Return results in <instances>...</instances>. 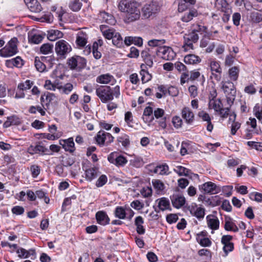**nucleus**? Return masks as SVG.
Listing matches in <instances>:
<instances>
[{"label":"nucleus","mask_w":262,"mask_h":262,"mask_svg":"<svg viewBox=\"0 0 262 262\" xmlns=\"http://www.w3.org/2000/svg\"><path fill=\"white\" fill-rule=\"evenodd\" d=\"M118 9L121 12L127 13L126 21L128 23L138 19L140 12L137 7V4L133 0H121L118 4Z\"/></svg>","instance_id":"f257e3e1"},{"label":"nucleus","mask_w":262,"mask_h":262,"mask_svg":"<svg viewBox=\"0 0 262 262\" xmlns=\"http://www.w3.org/2000/svg\"><path fill=\"white\" fill-rule=\"evenodd\" d=\"M72 50V48L70 43L63 39L59 40L56 42L55 51L60 59H65Z\"/></svg>","instance_id":"f03ea898"},{"label":"nucleus","mask_w":262,"mask_h":262,"mask_svg":"<svg viewBox=\"0 0 262 262\" xmlns=\"http://www.w3.org/2000/svg\"><path fill=\"white\" fill-rule=\"evenodd\" d=\"M17 39L12 38L3 48L0 50V56L2 57L12 56L17 52Z\"/></svg>","instance_id":"7ed1b4c3"},{"label":"nucleus","mask_w":262,"mask_h":262,"mask_svg":"<svg viewBox=\"0 0 262 262\" xmlns=\"http://www.w3.org/2000/svg\"><path fill=\"white\" fill-rule=\"evenodd\" d=\"M96 93L103 103L113 99V91L110 86H100L96 89Z\"/></svg>","instance_id":"20e7f679"},{"label":"nucleus","mask_w":262,"mask_h":262,"mask_svg":"<svg viewBox=\"0 0 262 262\" xmlns=\"http://www.w3.org/2000/svg\"><path fill=\"white\" fill-rule=\"evenodd\" d=\"M160 6L156 1L146 4L142 8L143 15L146 18L156 14L160 10Z\"/></svg>","instance_id":"39448f33"},{"label":"nucleus","mask_w":262,"mask_h":262,"mask_svg":"<svg viewBox=\"0 0 262 262\" xmlns=\"http://www.w3.org/2000/svg\"><path fill=\"white\" fill-rule=\"evenodd\" d=\"M222 89L226 95L227 101L233 102L236 94V90L234 84L230 81L222 82Z\"/></svg>","instance_id":"423d86ee"},{"label":"nucleus","mask_w":262,"mask_h":262,"mask_svg":"<svg viewBox=\"0 0 262 262\" xmlns=\"http://www.w3.org/2000/svg\"><path fill=\"white\" fill-rule=\"evenodd\" d=\"M96 140L97 143L101 146L103 145H108L113 142L114 137L108 133L100 130L96 137Z\"/></svg>","instance_id":"0eeeda50"},{"label":"nucleus","mask_w":262,"mask_h":262,"mask_svg":"<svg viewBox=\"0 0 262 262\" xmlns=\"http://www.w3.org/2000/svg\"><path fill=\"white\" fill-rule=\"evenodd\" d=\"M68 64L72 70L76 69H81L85 67L86 60L85 58L79 56H75L68 59Z\"/></svg>","instance_id":"6e6552de"},{"label":"nucleus","mask_w":262,"mask_h":262,"mask_svg":"<svg viewBox=\"0 0 262 262\" xmlns=\"http://www.w3.org/2000/svg\"><path fill=\"white\" fill-rule=\"evenodd\" d=\"M199 39L198 34L194 33L192 31L184 36V48L187 49V48L192 49L193 48V43L196 42Z\"/></svg>","instance_id":"1a4fd4ad"},{"label":"nucleus","mask_w":262,"mask_h":262,"mask_svg":"<svg viewBox=\"0 0 262 262\" xmlns=\"http://www.w3.org/2000/svg\"><path fill=\"white\" fill-rule=\"evenodd\" d=\"M200 189L203 190L205 193L215 194L220 191V188L216 184L211 182H206L200 185Z\"/></svg>","instance_id":"9d476101"},{"label":"nucleus","mask_w":262,"mask_h":262,"mask_svg":"<svg viewBox=\"0 0 262 262\" xmlns=\"http://www.w3.org/2000/svg\"><path fill=\"white\" fill-rule=\"evenodd\" d=\"M157 52V53H161L162 54V58L166 60H172L174 55L172 49L166 46L160 47Z\"/></svg>","instance_id":"9b49d317"},{"label":"nucleus","mask_w":262,"mask_h":262,"mask_svg":"<svg viewBox=\"0 0 262 262\" xmlns=\"http://www.w3.org/2000/svg\"><path fill=\"white\" fill-rule=\"evenodd\" d=\"M210 67L214 78L217 81H220L221 79L222 69L219 62L215 61H211L210 63Z\"/></svg>","instance_id":"f8f14e48"},{"label":"nucleus","mask_w":262,"mask_h":262,"mask_svg":"<svg viewBox=\"0 0 262 262\" xmlns=\"http://www.w3.org/2000/svg\"><path fill=\"white\" fill-rule=\"evenodd\" d=\"M170 199L173 206L176 208H181L186 202L184 196L179 194H173L170 196Z\"/></svg>","instance_id":"ddd939ff"},{"label":"nucleus","mask_w":262,"mask_h":262,"mask_svg":"<svg viewBox=\"0 0 262 262\" xmlns=\"http://www.w3.org/2000/svg\"><path fill=\"white\" fill-rule=\"evenodd\" d=\"M24 2L32 12L38 13L42 10L41 4L37 0H24Z\"/></svg>","instance_id":"4468645a"},{"label":"nucleus","mask_w":262,"mask_h":262,"mask_svg":"<svg viewBox=\"0 0 262 262\" xmlns=\"http://www.w3.org/2000/svg\"><path fill=\"white\" fill-rule=\"evenodd\" d=\"M189 210L192 215L195 216L199 220L203 219L205 216L204 208L198 207L196 204L189 207Z\"/></svg>","instance_id":"2eb2a0df"},{"label":"nucleus","mask_w":262,"mask_h":262,"mask_svg":"<svg viewBox=\"0 0 262 262\" xmlns=\"http://www.w3.org/2000/svg\"><path fill=\"white\" fill-rule=\"evenodd\" d=\"M150 52V49L146 48L141 52V56L146 65L150 68L152 67L153 65V58L154 56L151 55Z\"/></svg>","instance_id":"dca6fc26"},{"label":"nucleus","mask_w":262,"mask_h":262,"mask_svg":"<svg viewBox=\"0 0 262 262\" xmlns=\"http://www.w3.org/2000/svg\"><path fill=\"white\" fill-rule=\"evenodd\" d=\"M60 144L62 145L65 150L68 151L71 153L74 152L75 150L74 146L75 144L73 138H70L67 140L60 141Z\"/></svg>","instance_id":"f3484780"},{"label":"nucleus","mask_w":262,"mask_h":262,"mask_svg":"<svg viewBox=\"0 0 262 262\" xmlns=\"http://www.w3.org/2000/svg\"><path fill=\"white\" fill-rule=\"evenodd\" d=\"M199 15L198 11L195 9H190L185 12L181 17V20L185 23L191 21L193 17H197Z\"/></svg>","instance_id":"a211bd4d"},{"label":"nucleus","mask_w":262,"mask_h":262,"mask_svg":"<svg viewBox=\"0 0 262 262\" xmlns=\"http://www.w3.org/2000/svg\"><path fill=\"white\" fill-rule=\"evenodd\" d=\"M182 117L188 124H191L194 120V114L188 107H184L182 111Z\"/></svg>","instance_id":"6ab92c4d"},{"label":"nucleus","mask_w":262,"mask_h":262,"mask_svg":"<svg viewBox=\"0 0 262 262\" xmlns=\"http://www.w3.org/2000/svg\"><path fill=\"white\" fill-rule=\"evenodd\" d=\"M96 219L98 224L104 226L108 224L110 219L103 211H99L96 214Z\"/></svg>","instance_id":"aec40b11"},{"label":"nucleus","mask_w":262,"mask_h":262,"mask_svg":"<svg viewBox=\"0 0 262 262\" xmlns=\"http://www.w3.org/2000/svg\"><path fill=\"white\" fill-rule=\"evenodd\" d=\"M47 151H48V148L40 144V143L35 146L30 145L28 148V152L32 155L40 152L45 153Z\"/></svg>","instance_id":"412c9836"},{"label":"nucleus","mask_w":262,"mask_h":262,"mask_svg":"<svg viewBox=\"0 0 262 262\" xmlns=\"http://www.w3.org/2000/svg\"><path fill=\"white\" fill-rule=\"evenodd\" d=\"M124 43L127 46L131 44L141 47L143 45V39L140 37L136 36H127L124 39Z\"/></svg>","instance_id":"4be33fe9"},{"label":"nucleus","mask_w":262,"mask_h":262,"mask_svg":"<svg viewBox=\"0 0 262 262\" xmlns=\"http://www.w3.org/2000/svg\"><path fill=\"white\" fill-rule=\"evenodd\" d=\"M88 36L87 34L82 32H79L77 33L76 36V43L79 47H84L87 43Z\"/></svg>","instance_id":"5701e85b"},{"label":"nucleus","mask_w":262,"mask_h":262,"mask_svg":"<svg viewBox=\"0 0 262 262\" xmlns=\"http://www.w3.org/2000/svg\"><path fill=\"white\" fill-rule=\"evenodd\" d=\"M208 226L212 230H217L219 228L220 222L218 219L212 215L207 216Z\"/></svg>","instance_id":"b1692460"},{"label":"nucleus","mask_w":262,"mask_h":262,"mask_svg":"<svg viewBox=\"0 0 262 262\" xmlns=\"http://www.w3.org/2000/svg\"><path fill=\"white\" fill-rule=\"evenodd\" d=\"M100 30L104 36L108 39H112L117 33L114 29H106L103 25L100 26Z\"/></svg>","instance_id":"393cba45"},{"label":"nucleus","mask_w":262,"mask_h":262,"mask_svg":"<svg viewBox=\"0 0 262 262\" xmlns=\"http://www.w3.org/2000/svg\"><path fill=\"white\" fill-rule=\"evenodd\" d=\"M85 174L86 179L91 181L98 176L99 171L96 167L91 168L85 170Z\"/></svg>","instance_id":"a878e982"},{"label":"nucleus","mask_w":262,"mask_h":262,"mask_svg":"<svg viewBox=\"0 0 262 262\" xmlns=\"http://www.w3.org/2000/svg\"><path fill=\"white\" fill-rule=\"evenodd\" d=\"M184 61L186 64H194L200 63L201 59L194 54H189L184 57Z\"/></svg>","instance_id":"bb28decb"},{"label":"nucleus","mask_w":262,"mask_h":262,"mask_svg":"<svg viewBox=\"0 0 262 262\" xmlns=\"http://www.w3.org/2000/svg\"><path fill=\"white\" fill-rule=\"evenodd\" d=\"M114 80V77L110 74H102L98 76L96 81L101 84H107Z\"/></svg>","instance_id":"cd10ccee"},{"label":"nucleus","mask_w":262,"mask_h":262,"mask_svg":"<svg viewBox=\"0 0 262 262\" xmlns=\"http://www.w3.org/2000/svg\"><path fill=\"white\" fill-rule=\"evenodd\" d=\"M143 223L144 221L141 216H138L136 217L135 224L136 226V231L139 234H143L145 232V230L142 226Z\"/></svg>","instance_id":"c85d7f7f"},{"label":"nucleus","mask_w":262,"mask_h":262,"mask_svg":"<svg viewBox=\"0 0 262 262\" xmlns=\"http://www.w3.org/2000/svg\"><path fill=\"white\" fill-rule=\"evenodd\" d=\"M224 228L227 231H232L234 232H236L238 231L237 226L232 221L230 217L225 219Z\"/></svg>","instance_id":"c756f323"},{"label":"nucleus","mask_w":262,"mask_h":262,"mask_svg":"<svg viewBox=\"0 0 262 262\" xmlns=\"http://www.w3.org/2000/svg\"><path fill=\"white\" fill-rule=\"evenodd\" d=\"M63 33L59 31L51 30L48 32V38L51 41H55L57 39L62 38Z\"/></svg>","instance_id":"7c9ffc66"},{"label":"nucleus","mask_w":262,"mask_h":262,"mask_svg":"<svg viewBox=\"0 0 262 262\" xmlns=\"http://www.w3.org/2000/svg\"><path fill=\"white\" fill-rule=\"evenodd\" d=\"M156 202H158V206L159 209L162 211L168 209L170 207L169 201L165 198L158 199Z\"/></svg>","instance_id":"2f4dec72"},{"label":"nucleus","mask_w":262,"mask_h":262,"mask_svg":"<svg viewBox=\"0 0 262 262\" xmlns=\"http://www.w3.org/2000/svg\"><path fill=\"white\" fill-rule=\"evenodd\" d=\"M146 66L144 64L141 65L142 70L140 71V74L142 76L141 80L143 83H145L151 80L152 76L147 71L143 68H145Z\"/></svg>","instance_id":"473e14b6"},{"label":"nucleus","mask_w":262,"mask_h":262,"mask_svg":"<svg viewBox=\"0 0 262 262\" xmlns=\"http://www.w3.org/2000/svg\"><path fill=\"white\" fill-rule=\"evenodd\" d=\"M152 183L154 188L156 190L157 193L163 194L165 185L163 183L159 180H154Z\"/></svg>","instance_id":"72a5a7b5"},{"label":"nucleus","mask_w":262,"mask_h":262,"mask_svg":"<svg viewBox=\"0 0 262 262\" xmlns=\"http://www.w3.org/2000/svg\"><path fill=\"white\" fill-rule=\"evenodd\" d=\"M168 170V166L166 164H162L157 165L155 167L153 170H151V171L155 173H158L160 174H165Z\"/></svg>","instance_id":"f704fd0d"},{"label":"nucleus","mask_w":262,"mask_h":262,"mask_svg":"<svg viewBox=\"0 0 262 262\" xmlns=\"http://www.w3.org/2000/svg\"><path fill=\"white\" fill-rule=\"evenodd\" d=\"M174 171L177 173L179 176H189L191 173L190 170L184 167L178 166L174 169Z\"/></svg>","instance_id":"c9c22d12"},{"label":"nucleus","mask_w":262,"mask_h":262,"mask_svg":"<svg viewBox=\"0 0 262 262\" xmlns=\"http://www.w3.org/2000/svg\"><path fill=\"white\" fill-rule=\"evenodd\" d=\"M222 107L220 99L210 100L209 102V108L214 109L215 112H218Z\"/></svg>","instance_id":"e433bc0d"},{"label":"nucleus","mask_w":262,"mask_h":262,"mask_svg":"<svg viewBox=\"0 0 262 262\" xmlns=\"http://www.w3.org/2000/svg\"><path fill=\"white\" fill-rule=\"evenodd\" d=\"M82 7V3L79 1V0H74L71 2L69 4V8L74 12H78L79 11Z\"/></svg>","instance_id":"4c0bfd02"},{"label":"nucleus","mask_w":262,"mask_h":262,"mask_svg":"<svg viewBox=\"0 0 262 262\" xmlns=\"http://www.w3.org/2000/svg\"><path fill=\"white\" fill-rule=\"evenodd\" d=\"M239 70L237 67H233L229 70V75L230 79L233 81L237 80Z\"/></svg>","instance_id":"58836bf2"},{"label":"nucleus","mask_w":262,"mask_h":262,"mask_svg":"<svg viewBox=\"0 0 262 262\" xmlns=\"http://www.w3.org/2000/svg\"><path fill=\"white\" fill-rule=\"evenodd\" d=\"M191 31L194 33H202L203 32H206L207 30V27L205 26L201 25L200 24H193L191 26Z\"/></svg>","instance_id":"ea45409f"},{"label":"nucleus","mask_w":262,"mask_h":262,"mask_svg":"<svg viewBox=\"0 0 262 262\" xmlns=\"http://www.w3.org/2000/svg\"><path fill=\"white\" fill-rule=\"evenodd\" d=\"M250 17L251 20L255 23L262 21V14L258 12L253 11L250 13Z\"/></svg>","instance_id":"a19ab883"},{"label":"nucleus","mask_w":262,"mask_h":262,"mask_svg":"<svg viewBox=\"0 0 262 262\" xmlns=\"http://www.w3.org/2000/svg\"><path fill=\"white\" fill-rule=\"evenodd\" d=\"M113 43L118 48H120L123 45V39L120 34L117 32V34L112 38Z\"/></svg>","instance_id":"79ce46f5"},{"label":"nucleus","mask_w":262,"mask_h":262,"mask_svg":"<svg viewBox=\"0 0 262 262\" xmlns=\"http://www.w3.org/2000/svg\"><path fill=\"white\" fill-rule=\"evenodd\" d=\"M53 46L52 45L45 43L41 46L40 51L42 54H48L53 52Z\"/></svg>","instance_id":"37998d69"},{"label":"nucleus","mask_w":262,"mask_h":262,"mask_svg":"<svg viewBox=\"0 0 262 262\" xmlns=\"http://www.w3.org/2000/svg\"><path fill=\"white\" fill-rule=\"evenodd\" d=\"M115 214L116 217L120 219H124L126 216L125 209L122 207L118 206L115 209Z\"/></svg>","instance_id":"c03bdc74"},{"label":"nucleus","mask_w":262,"mask_h":262,"mask_svg":"<svg viewBox=\"0 0 262 262\" xmlns=\"http://www.w3.org/2000/svg\"><path fill=\"white\" fill-rule=\"evenodd\" d=\"M103 19L107 24L114 25L115 23V20L113 15L108 14L105 12L101 14Z\"/></svg>","instance_id":"a18cd8bd"},{"label":"nucleus","mask_w":262,"mask_h":262,"mask_svg":"<svg viewBox=\"0 0 262 262\" xmlns=\"http://www.w3.org/2000/svg\"><path fill=\"white\" fill-rule=\"evenodd\" d=\"M216 5L218 9H221V11H226L230 9L229 5L226 0H216Z\"/></svg>","instance_id":"49530a36"},{"label":"nucleus","mask_w":262,"mask_h":262,"mask_svg":"<svg viewBox=\"0 0 262 262\" xmlns=\"http://www.w3.org/2000/svg\"><path fill=\"white\" fill-rule=\"evenodd\" d=\"M253 113L255 116L262 123V108L258 104H256L254 107Z\"/></svg>","instance_id":"de8ad7c7"},{"label":"nucleus","mask_w":262,"mask_h":262,"mask_svg":"<svg viewBox=\"0 0 262 262\" xmlns=\"http://www.w3.org/2000/svg\"><path fill=\"white\" fill-rule=\"evenodd\" d=\"M33 84V82L29 80H26L24 83H20L18 85L17 89L24 91L30 89Z\"/></svg>","instance_id":"09e8293b"},{"label":"nucleus","mask_w":262,"mask_h":262,"mask_svg":"<svg viewBox=\"0 0 262 262\" xmlns=\"http://www.w3.org/2000/svg\"><path fill=\"white\" fill-rule=\"evenodd\" d=\"M165 43L164 39H151L148 41V45L150 47H155L163 45Z\"/></svg>","instance_id":"8fccbe9b"},{"label":"nucleus","mask_w":262,"mask_h":262,"mask_svg":"<svg viewBox=\"0 0 262 262\" xmlns=\"http://www.w3.org/2000/svg\"><path fill=\"white\" fill-rule=\"evenodd\" d=\"M9 62L17 68H21L24 64L23 60L19 56L12 59Z\"/></svg>","instance_id":"3c124183"},{"label":"nucleus","mask_w":262,"mask_h":262,"mask_svg":"<svg viewBox=\"0 0 262 262\" xmlns=\"http://www.w3.org/2000/svg\"><path fill=\"white\" fill-rule=\"evenodd\" d=\"M127 160L125 157L121 155H119L114 165L118 167L123 166L127 163Z\"/></svg>","instance_id":"603ef678"},{"label":"nucleus","mask_w":262,"mask_h":262,"mask_svg":"<svg viewBox=\"0 0 262 262\" xmlns=\"http://www.w3.org/2000/svg\"><path fill=\"white\" fill-rule=\"evenodd\" d=\"M56 96L55 94L49 92H47L46 95V100L47 101L46 105L48 107L50 103H52L53 102H54Z\"/></svg>","instance_id":"864d4df0"},{"label":"nucleus","mask_w":262,"mask_h":262,"mask_svg":"<svg viewBox=\"0 0 262 262\" xmlns=\"http://www.w3.org/2000/svg\"><path fill=\"white\" fill-rule=\"evenodd\" d=\"M117 141L121 143L122 145L124 147L128 146L130 142L128 137L125 135L118 137Z\"/></svg>","instance_id":"5fc2aeb1"},{"label":"nucleus","mask_w":262,"mask_h":262,"mask_svg":"<svg viewBox=\"0 0 262 262\" xmlns=\"http://www.w3.org/2000/svg\"><path fill=\"white\" fill-rule=\"evenodd\" d=\"M107 181V178L105 175L102 174L101 175L99 179L97 180L96 185L98 187H102L104 184H106V183Z\"/></svg>","instance_id":"6e6d98bb"},{"label":"nucleus","mask_w":262,"mask_h":262,"mask_svg":"<svg viewBox=\"0 0 262 262\" xmlns=\"http://www.w3.org/2000/svg\"><path fill=\"white\" fill-rule=\"evenodd\" d=\"M32 176L33 178L37 177L40 173V169L39 166L37 165H33L30 167Z\"/></svg>","instance_id":"4d7b16f0"},{"label":"nucleus","mask_w":262,"mask_h":262,"mask_svg":"<svg viewBox=\"0 0 262 262\" xmlns=\"http://www.w3.org/2000/svg\"><path fill=\"white\" fill-rule=\"evenodd\" d=\"M35 66L36 69L39 72H43L46 69L45 64L40 61L39 59L38 60L37 58H36L35 59Z\"/></svg>","instance_id":"13d9d810"},{"label":"nucleus","mask_w":262,"mask_h":262,"mask_svg":"<svg viewBox=\"0 0 262 262\" xmlns=\"http://www.w3.org/2000/svg\"><path fill=\"white\" fill-rule=\"evenodd\" d=\"M247 144L253 148H255L257 150L262 151V143L249 141L247 142Z\"/></svg>","instance_id":"bf43d9fd"},{"label":"nucleus","mask_w":262,"mask_h":262,"mask_svg":"<svg viewBox=\"0 0 262 262\" xmlns=\"http://www.w3.org/2000/svg\"><path fill=\"white\" fill-rule=\"evenodd\" d=\"M140 192L143 197L148 198L151 195L152 189L150 187H144L141 190Z\"/></svg>","instance_id":"052dcab7"},{"label":"nucleus","mask_w":262,"mask_h":262,"mask_svg":"<svg viewBox=\"0 0 262 262\" xmlns=\"http://www.w3.org/2000/svg\"><path fill=\"white\" fill-rule=\"evenodd\" d=\"M43 39V37L40 34H34L31 36L29 40L34 43L38 44L40 43Z\"/></svg>","instance_id":"680f3d73"},{"label":"nucleus","mask_w":262,"mask_h":262,"mask_svg":"<svg viewBox=\"0 0 262 262\" xmlns=\"http://www.w3.org/2000/svg\"><path fill=\"white\" fill-rule=\"evenodd\" d=\"M183 121L179 116H174L172 118V123L176 128H180L182 126Z\"/></svg>","instance_id":"e2e57ef3"},{"label":"nucleus","mask_w":262,"mask_h":262,"mask_svg":"<svg viewBox=\"0 0 262 262\" xmlns=\"http://www.w3.org/2000/svg\"><path fill=\"white\" fill-rule=\"evenodd\" d=\"M198 116L204 121L208 122L211 120V118L208 113L205 111H202L199 112Z\"/></svg>","instance_id":"0e129e2a"},{"label":"nucleus","mask_w":262,"mask_h":262,"mask_svg":"<svg viewBox=\"0 0 262 262\" xmlns=\"http://www.w3.org/2000/svg\"><path fill=\"white\" fill-rule=\"evenodd\" d=\"M17 253L20 258H27L29 257V252L24 248H20L17 250Z\"/></svg>","instance_id":"69168bd1"},{"label":"nucleus","mask_w":262,"mask_h":262,"mask_svg":"<svg viewBox=\"0 0 262 262\" xmlns=\"http://www.w3.org/2000/svg\"><path fill=\"white\" fill-rule=\"evenodd\" d=\"M130 206L137 210H140L144 207V204L139 200H136L131 203Z\"/></svg>","instance_id":"338daca9"},{"label":"nucleus","mask_w":262,"mask_h":262,"mask_svg":"<svg viewBox=\"0 0 262 262\" xmlns=\"http://www.w3.org/2000/svg\"><path fill=\"white\" fill-rule=\"evenodd\" d=\"M178 220V216L176 214H169L166 216V221L169 224L176 223Z\"/></svg>","instance_id":"774afa93"}]
</instances>
